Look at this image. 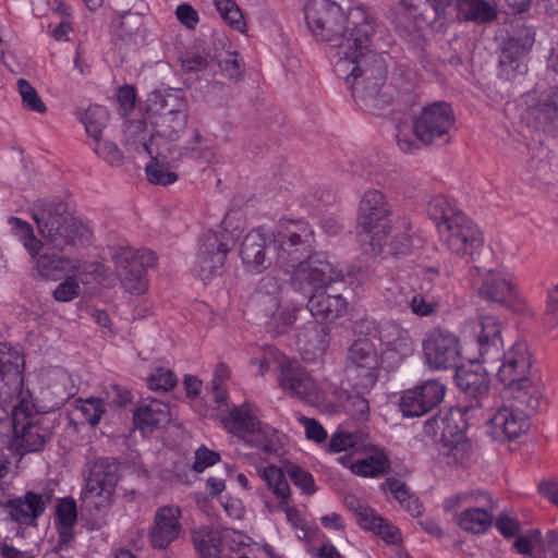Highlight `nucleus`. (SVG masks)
I'll list each match as a JSON object with an SVG mask.
<instances>
[{
    "label": "nucleus",
    "instance_id": "f257e3e1",
    "mask_svg": "<svg viewBox=\"0 0 558 558\" xmlns=\"http://www.w3.org/2000/svg\"><path fill=\"white\" fill-rule=\"evenodd\" d=\"M304 19L312 35L323 41L339 39L328 56L336 75L345 81L355 102L364 110L378 106L380 88L387 80L381 54L371 50L374 23L364 7L345 13L332 0H307Z\"/></svg>",
    "mask_w": 558,
    "mask_h": 558
},
{
    "label": "nucleus",
    "instance_id": "f03ea898",
    "mask_svg": "<svg viewBox=\"0 0 558 558\" xmlns=\"http://www.w3.org/2000/svg\"><path fill=\"white\" fill-rule=\"evenodd\" d=\"M315 233L307 221L290 220L281 223L272 238L262 229L250 231L240 250L244 270L260 274L276 264L284 272L291 275L314 252Z\"/></svg>",
    "mask_w": 558,
    "mask_h": 558
},
{
    "label": "nucleus",
    "instance_id": "7ed1b4c3",
    "mask_svg": "<svg viewBox=\"0 0 558 558\" xmlns=\"http://www.w3.org/2000/svg\"><path fill=\"white\" fill-rule=\"evenodd\" d=\"M407 218L392 219V207L379 190L364 192L356 217L355 232L362 246L378 256L407 255L414 246Z\"/></svg>",
    "mask_w": 558,
    "mask_h": 558
},
{
    "label": "nucleus",
    "instance_id": "20e7f679",
    "mask_svg": "<svg viewBox=\"0 0 558 558\" xmlns=\"http://www.w3.org/2000/svg\"><path fill=\"white\" fill-rule=\"evenodd\" d=\"M344 280L325 252H313L291 275V286L308 298L306 308L318 320H333L347 312L348 302L341 294H328L326 290L335 282Z\"/></svg>",
    "mask_w": 558,
    "mask_h": 558
},
{
    "label": "nucleus",
    "instance_id": "39448f33",
    "mask_svg": "<svg viewBox=\"0 0 558 558\" xmlns=\"http://www.w3.org/2000/svg\"><path fill=\"white\" fill-rule=\"evenodd\" d=\"M428 213L447 248L468 263L474 262L484 245L478 226L456 209L445 196L434 197L428 205Z\"/></svg>",
    "mask_w": 558,
    "mask_h": 558
},
{
    "label": "nucleus",
    "instance_id": "423d86ee",
    "mask_svg": "<svg viewBox=\"0 0 558 558\" xmlns=\"http://www.w3.org/2000/svg\"><path fill=\"white\" fill-rule=\"evenodd\" d=\"M426 363L434 369L454 368V384H488L484 366L477 359L460 362L459 338L444 329L429 330L422 342Z\"/></svg>",
    "mask_w": 558,
    "mask_h": 558
},
{
    "label": "nucleus",
    "instance_id": "0eeeda50",
    "mask_svg": "<svg viewBox=\"0 0 558 558\" xmlns=\"http://www.w3.org/2000/svg\"><path fill=\"white\" fill-rule=\"evenodd\" d=\"M5 387L10 390V400L5 402L12 407L11 449L20 454L41 450L50 432L45 426V417L37 411L32 392L24 386Z\"/></svg>",
    "mask_w": 558,
    "mask_h": 558
},
{
    "label": "nucleus",
    "instance_id": "6e6552de",
    "mask_svg": "<svg viewBox=\"0 0 558 558\" xmlns=\"http://www.w3.org/2000/svg\"><path fill=\"white\" fill-rule=\"evenodd\" d=\"M33 218L47 243L54 250L89 241L92 231L68 209L60 199L38 201L33 208Z\"/></svg>",
    "mask_w": 558,
    "mask_h": 558
},
{
    "label": "nucleus",
    "instance_id": "1a4fd4ad",
    "mask_svg": "<svg viewBox=\"0 0 558 558\" xmlns=\"http://www.w3.org/2000/svg\"><path fill=\"white\" fill-rule=\"evenodd\" d=\"M124 146L138 155L150 157L145 166V174L149 183L167 186L178 181L179 177L174 169L175 160L170 153L159 146L155 147L154 142L147 141V124L141 120H131L124 129Z\"/></svg>",
    "mask_w": 558,
    "mask_h": 558
},
{
    "label": "nucleus",
    "instance_id": "9d476101",
    "mask_svg": "<svg viewBox=\"0 0 558 558\" xmlns=\"http://www.w3.org/2000/svg\"><path fill=\"white\" fill-rule=\"evenodd\" d=\"M464 414L461 408L439 411L424 423V434L440 445V453L449 459L448 464L462 462L472 449L465 437Z\"/></svg>",
    "mask_w": 558,
    "mask_h": 558
},
{
    "label": "nucleus",
    "instance_id": "9b49d317",
    "mask_svg": "<svg viewBox=\"0 0 558 558\" xmlns=\"http://www.w3.org/2000/svg\"><path fill=\"white\" fill-rule=\"evenodd\" d=\"M116 486L117 476L112 465L105 460L96 461L80 497L82 511L97 517L88 523L89 530H99L106 525L105 517L112 505Z\"/></svg>",
    "mask_w": 558,
    "mask_h": 558
},
{
    "label": "nucleus",
    "instance_id": "f8f14e48",
    "mask_svg": "<svg viewBox=\"0 0 558 558\" xmlns=\"http://www.w3.org/2000/svg\"><path fill=\"white\" fill-rule=\"evenodd\" d=\"M110 255L123 289L134 295L144 294L149 286L147 271L157 263L156 254L149 248L121 244L110 247Z\"/></svg>",
    "mask_w": 558,
    "mask_h": 558
},
{
    "label": "nucleus",
    "instance_id": "ddd939ff",
    "mask_svg": "<svg viewBox=\"0 0 558 558\" xmlns=\"http://www.w3.org/2000/svg\"><path fill=\"white\" fill-rule=\"evenodd\" d=\"M221 423L229 433L239 436L247 445L266 454L274 453L278 449V430L260 422L255 414V408L250 403L234 407L221 418Z\"/></svg>",
    "mask_w": 558,
    "mask_h": 558
},
{
    "label": "nucleus",
    "instance_id": "4468645a",
    "mask_svg": "<svg viewBox=\"0 0 558 558\" xmlns=\"http://www.w3.org/2000/svg\"><path fill=\"white\" fill-rule=\"evenodd\" d=\"M226 225L227 218L218 230H208L199 236L194 270L204 282L222 274L227 256L238 239Z\"/></svg>",
    "mask_w": 558,
    "mask_h": 558
},
{
    "label": "nucleus",
    "instance_id": "2eb2a0df",
    "mask_svg": "<svg viewBox=\"0 0 558 558\" xmlns=\"http://www.w3.org/2000/svg\"><path fill=\"white\" fill-rule=\"evenodd\" d=\"M141 121L147 124V141H154V146L167 149L169 153L174 149L171 144L180 137L187 122V116L183 110L170 109L166 100L160 104L149 105L145 119Z\"/></svg>",
    "mask_w": 558,
    "mask_h": 558
},
{
    "label": "nucleus",
    "instance_id": "dca6fc26",
    "mask_svg": "<svg viewBox=\"0 0 558 558\" xmlns=\"http://www.w3.org/2000/svg\"><path fill=\"white\" fill-rule=\"evenodd\" d=\"M456 123L451 105L447 101H434L422 108L413 121V134L423 144L436 141L448 143Z\"/></svg>",
    "mask_w": 558,
    "mask_h": 558
},
{
    "label": "nucleus",
    "instance_id": "f3484780",
    "mask_svg": "<svg viewBox=\"0 0 558 558\" xmlns=\"http://www.w3.org/2000/svg\"><path fill=\"white\" fill-rule=\"evenodd\" d=\"M469 276L481 298L511 308H515L521 303L511 274L492 269L483 274L481 267L472 266L469 269Z\"/></svg>",
    "mask_w": 558,
    "mask_h": 558
},
{
    "label": "nucleus",
    "instance_id": "a211bd4d",
    "mask_svg": "<svg viewBox=\"0 0 558 558\" xmlns=\"http://www.w3.org/2000/svg\"><path fill=\"white\" fill-rule=\"evenodd\" d=\"M248 365L257 375L262 376L271 366L278 367L280 371L279 384H315L300 361L287 357L270 344L259 347L250 357Z\"/></svg>",
    "mask_w": 558,
    "mask_h": 558
},
{
    "label": "nucleus",
    "instance_id": "6ab92c4d",
    "mask_svg": "<svg viewBox=\"0 0 558 558\" xmlns=\"http://www.w3.org/2000/svg\"><path fill=\"white\" fill-rule=\"evenodd\" d=\"M519 109L521 120L529 126L535 130H548L550 125L558 122V87L522 96Z\"/></svg>",
    "mask_w": 558,
    "mask_h": 558
},
{
    "label": "nucleus",
    "instance_id": "aec40b11",
    "mask_svg": "<svg viewBox=\"0 0 558 558\" xmlns=\"http://www.w3.org/2000/svg\"><path fill=\"white\" fill-rule=\"evenodd\" d=\"M535 41V33L525 27L518 35L505 41L499 57V77L514 81L527 72L525 57Z\"/></svg>",
    "mask_w": 558,
    "mask_h": 558
},
{
    "label": "nucleus",
    "instance_id": "412c9836",
    "mask_svg": "<svg viewBox=\"0 0 558 558\" xmlns=\"http://www.w3.org/2000/svg\"><path fill=\"white\" fill-rule=\"evenodd\" d=\"M377 339L384 347L381 353V366L384 368H396L404 357L413 353V341L410 332L396 322H379Z\"/></svg>",
    "mask_w": 558,
    "mask_h": 558
},
{
    "label": "nucleus",
    "instance_id": "4be33fe9",
    "mask_svg": "<svg viewBox=\"0 0 558 558\" xmlns=\"http://www.w3.org/2000/svg\"><path fill=\"white\" fill-rule=\"evenodd\" d=\"M49 499L34 492H26L22 497H11L5 490L0 493V506L8 509L10 518L26 526H36L37 520L46 510Z\"/></svg>",
    "mask_w": 558,
    "mask_h": 558
},
{
    "label": "nucleus",
    "instance_id": "5701e85b",
    "mask_svg": "<svg viewBox=\"0 0 558 558\" xmlns=\"http://www.w3.org/2000/svg\"><path fill=\"white\" fill-rule=\"evenodd\" d=\"M472 330L476 336L478 353L483 362L494 361L499 357L504 350L502 323L493 315H485L478 320L471 323Z\"/></svg>",
    "mask_w": 558,
    "mask_h": 558
},
{
    "label": "nucleus",
    "instance_id": "b1692460",
    "mask_svg": "<svg viewBox=\"0 0 558 558\" xmlns=\"http://www.w3.org/2000/svg\"><path fill=\"white\" fill-rule=\"evenodd\" d=\"M181 509L177 506H163L156 510L148 533L149 543L155 549H166L179 538L182 532Z\"/></svg>",
    "mask_w": 558,
    "mask_h": 558
},
{
    "label": "nucleus",
    "instance_id": "393cba45",
    "mask_svg": "<svg viewBox=\"0 0 558 558\" xmlns=\"http://www.w3.org/2000/svg\"><path fill=\"white\" fill-rule=\"evenodd\" d=\"M348 361L349 367H353L356 376L367 380V384H376L379 368H384L376 347L369 338H359L351 344Z\"/></svg>",
    "mask_w": 558,
    "mask_h": 558
},
{
    "label": "nucleus",
    "instance_id": "a878e982",
    "mask_svg": "<svg viewBox=\"0 0 558 558\" xmlns=\"http://www.w3.org/2000/svg\"><path fill=\"white\" fill-rule=\"evenodd\" d=\"M445 397V386H414L402 392L399 409L403 416H421L438 405Z\"/></svg>",
    "mask_w": 558,
    "mask_h": 558
},
{
    "label": "nucleus",
    "instance_id": "bb28decb",
    "mask_svg": "<svg viewBox=\"0 0 558 558\" xmlns=\"http://www.w3.org/2000/svg\"><path fill=\"white\" fill-rule=\"evenodd\" d=\"M344 502L347 508L356 517L361 527L379 535L387 543L395 544L400 539L398 529L378 517L372 508L357 497L348 496Z\"/></svg>",
    "mask_w": 558,
    "mask_h": 558
},
{
    "label": "nucleus",
    "instance_id": "cd10ccee",
    "mask_svg": "<svg viewBox=\"0 0 558 558\" xmlns=\"http://www.w3.org/2000/svg\"><path fill=\"white\" fill-rule=\"evenodd\" d=\"M494 437L498 440H513L530 428L527 413L504 404L489 421Z\"/></svg>",
    "mask_w": 558,
    "mask_h": 558
},
{
    "label": "nucleus",
    "instance_id": "c85d7f7f",
    "mask_svg": "<svg viewBox=\"0 0 558 558\" xmlns=\"http://www.w3.org/2000/svg\"><path fill=\"white\" fill-rule=\"evenodd\" d=\"M531 356L523 343H515L505 354L504 362L498 369L500 384H524L531 368Z\"/></svg>",
    "mask_w": 558,
    "mask_h": 558
},
{
    "label": "nucleus",
    "instance_id": "c756f323",
    "mask_svg": "<svg viewBox=\"0 0 558 558\" xmlns=\"http://www.w3.org/2000/svg\"><path fill=\"white\" fill-rule=\"evenodd\" d=\"M38 275L45 279L59 280L71 271L77 272L86 262L70 258L56 253L39 254L32 258Z\"/></svg>",
    "mask_w": 558,
    "mask_h": 558
},
{
    "label": "nucleus",
    "instance_id": "7c9ffc66",
    "mask_svg": "<svg viewBox=\"0 0 558 558\" xmlns=\"http://www.w3.org/2000/svg\"><path fill=\"white\" fill-rule=\"evenodd\" d=\"M327 327L317 323H308L303 332L298 335L296 344L306 361L320 357L328 348Z\"/></svg>",
    "mask_w": 558,
    "mask_h": 558
},
{
    "label": "nucleus",
    "instance_id": "2f4dec72",
    "mask_svg": "<svg viewBox=\"0 0 558 558\" xmlns=\"http://www.w3.org/2000/svg\"><path fill=\"white\" fill-rule=\"evenodd\" d=\"M25 360L22 350L0 342V383L24 384Z\"/></svg>",
    "mask_w": 558,
    "mask_h": 558
},
{
    "label": "nucleus",
    "instance_id": "473e14b6",
    "mask_svg": "<svg viewBox=\"0 0 558 558\" xmlns=\"http://www.w3.org/2000/svg\"><path fill=\"white\" fill-rule=\"evenodd\" d=\"M170 420L166 403L156 400L140 407L134 413V424L143 434H149L165 426Z\"/></svg>",
    "mask_w": 558,
    "mask_h": 558
},
{
    "label": "nucleus",
    "instance_id": "72a5a7b5",
    "mask_svg": "<svg viewBox=\"0 0 558 558\" xmlns=\"http://www.w3.org/2000/svg\"><path fill=\"white\" fill-rule=\"evenodd\" d=\"M100 264L85 263L77 272L71 271L64 276L52 292V296L58 302H71L78 298L81 293V283H85L86 275H96L99 272Z\"/></svg>",
    "mask_w": 558,
    "mask_h": 558
},
{
    "label": "nucleus",
    "instance_id": "f704fd0d",
    "mask_svg": "<svg viewBox=\"0 0 558 558\" xmlns=\"http://www.w3.org/2000/svg\"><path fill=\"white\" fill-rule=\"evenodd\" d=\"M536 386H504L500 392L502 401L523 413L535 412L539 407Z\"/></svg>",
    "mask_w": 558,
    "mask_h": 558
},
{
    "label": "nucleus",
    "instance_id": "c9c22d12",
    "mask_svg": "<svg viewBox=\"0 0 558 558\" xmlns=\"http://www.w3.org/2000/svg\"><path fill=\"white\" fill-rule=\"evenodd\" d=\"M459 17L477 24L493 22L497 17V10L486 0H458Z\"/></svg>",
    "mask_w": 558,
    "mask_h": 558
},
{
    "label": "nucleus",
    "instance_id": "e433bc0d",
    "mask_svg": "<svg viewBox=\"0 0 558 558\" xmlns=\"http://www.w3.org/2000/svg\"><path fill=\"white\" fill-rule=\"evenodd\" d=\"M8 225L12 235L23 245L28 255L35 258L43 248V242L36 238L33 226L14 216L8 218Z\"/></svg>",
    "mask_w": 558,
    "mask_h": 558
},
{
    "label": "nucleus",
    "instance_id": "4c0bfd02",
    "mask_svg": "<svg viewBox=\"0 0 558 558\" xmlns=\"http://www.w3.org/2000/svg\"><path fill=\"white\" fill-rule=\"evenodd\" d=\"M302 310L301 306H283L280 308V304L277 308H271V305L265 307L266 316H269L267 322V329L275 336L283 335L296 320L298 313Z\"/></svg>",
    "mask_w": 558,
    "mask_h": 558
},
{
    "label": "nucleus",
    "instance_id": "58836bf2",
    "mask_svg": "<svg viewBox=\"0 0 558 558\" xmlns=\"http://www.w3.org/2000/svg\"><path fill=\"white\" fill-rule=\"evenodd\" d=\"M388 469L389 460L383 451H375L363 459H357L351 465V472L362 477H377Z\"/></svg>",
    "mask_w": 558,
    "mask_h": 558
},
{
    "label": "nucleus",
    "instance_id": "ea45409f",
    "mask_svg": "<svg viewBox=\"0 0 558 558\" xmlns=\"http://www.w3.org/2000/svg\"><path fill=\"white\" fill-rule=\"evenodd\" d=\"M457 524L465 532L484 533L493 523V515L482 508H468L456 519Z\"/></svg>",
    "mask_w": 558,
    "mask_h": 558
},
{
    "label": "nucleus",
    "instance_id": "a19ab883",
    "mask_svg": "<svg viewBox=\"0 0 558 558\" xmlns=\"http://www.w3.org/2000/svg\"><path fill=\"white\" fill-rule=\"evenodd\" d=\"M384 489H387L393 498L413 517L422 513V506L418 499L413 496L407 484L395 478L389 477L384 483Z\"/></svg>",
    "mask_w": 558,
    "mask_h": 558
},
{
    "label": "nucleus",
    "instance_id": "79ce46f5",
    "mask_svg": "<svg viewBox=\"0 0 558 558\" xmlns=\"http://www.w3.org/2000/svg\"><path fill=\"white\" fill-rule=\"evenodd\" d=\"M258 473L277 500L286 504L287 498L291 497V490L283 471L276 465H268L258 470Z\"/></svg>",
    "mask_w": 558,
    "mask_h": 558
},
{
    "label": "nucleus",
    "instance_id": "37998d69",
    "mask_svg": "<svg viewBox=\"0 0 558 558\" xmlns=\"http://www.w3.org/2000/svg\"><path fill=\"white\" fill-rule=\"evenodd\" d=\"M214 5L231 29L241 34L246 33V20L235 0H214Z\"/></svg>",
    "mask_w": 558,
    "mask_h": 558
},
{
    "label": "nucleus",
    "instance_id": "c03bdc74",
    "mask_svg": "<svg viewBox=\"0 0 558 558\" xmlns=\"http://www.w3.org/2000/svg\"><path fill=\"white\" fill-rule=\"evenodd\" d=\"M193 541L201 558H220V537L217 531L199 530L194 534Z\"/></svg>",
    "mask_w": 558,
    "mask_h": 558
},
{
    "label": "nucleus",
    "instance_id": "a18cd8bd",
    "mask_svg": "<svg viewBox=\"0 0 558 558\" xmlns=\"http://www.w3.org/2000/svg\"><path fill=\"white\" fill-rule=\"evenodd\" d=\"M17 92L22 99V106L25 110L44 114L47 112V106L40 98L36 88L25 78L17 80Z\"/></svg>",
    "mask_w": 558,
    "mask_h": 558
},
{
    "label": "nucleus",
    "instance_id": "49530a36",
    "mask_svg": "<svg viewBox=\"0 0 558 558\" xmlns=\"http://www.w3.org/2000/svg\"><path fill=\"white\" fill-rule=\"evenodd\" d=\"M459 400L464 402V405L461 408L464 413L483 407L489 396V386H459Z\"/></svg>",
    "mask_w": 558,
    "mask_h": 558
},
{
    "label": "nucleus",
    "instance_id": "de8ad7c7",
    "mask_svg": "<svg viewBox=\"0 0 558 558\" xmlns=\"http://www.w3.org/2000/svg\"><path fill=\"white\" fill-rule=\"evenodd\" d=\"M281 291L280 282L272 276L262 278L256 291L257 300L266 306L277 308L279 305V293Z\"/></svg>",
    "mask_w": 558,
    "mask_h": 558
},
{
    "label": "nucleus",
    "instance_id": "09e8293b",
    "mask_svg": "<svg viewBox=\"0 0 558 558\" xmlns=\"http://www.w3.org/2000/svg\"><path fill=\"white\" fill-rule=\"evenodd\" d=\"M288 391L312 407L319 408L322 403L328 402L323 398L324 386H288Z\"/></svg>",
    "mask_w": 558,
    "mask_h": 558
},
{
    "label": "nucleus",
    "instance_id": "8fccbe9b",
    "mask_svg": "<svg viewBox=\"0 0 558 558\" xmlns=\"http://www.w3.org/2000/svg\"><path fill=\"white\" fill-rule=\"evenodd\" d=\"M340 409L344 410L351 416L360 417L368 413L369 407L365 398L355 393L353 390L344 389Z\"/></svg>",
    "mask_w": 558,
    "mask_h": 558
},
{
    "label": "nucleus",
    "instance_id": "3c124183",
    "mask_svg": "<svg viewBox=\"0 0 558 558\" xmlns=\"http://www.w3.org/2000/svg\"><path fill=\"white\" fill-rule=\"evenodd\" d=\"M359 442L360 438L357 434L344 429H338L330 437L328 451L333 453L345 451L357 447Z\"/></svg>",
    "mask_w": 558,
    "mask_h": 558
},
{
    "label": "nucleus",
    "instance_id": "603ef678",
    "mask_svg": "<svg viewBox=\"0 0 558 558\" xmlns=\"http://www.w3.org/2000/svg\"><path fill=\"white\" fill-rule=\"evenodd\" d=\"M287 473L291 477L293 484L304 494L313 495L316 492L313 475L298 465L291 464L287 468Z\"/></svg>",
    "mask_w": 558,
    "mask_h": 558
},
{
    "label": "nucleus",
    "instance_id": "864d4df0",
    "mask_svg": "<svg viewBox=\"0 0 558 558\" xmlns=\"http://www.w3.org/2000/svg\"><path fill=\"white\" fill-rule=\"evenodd\" d=\"M77 521V506L73 498L61 499L57 505L56 524L75 525Z\"/></svg>",
    "mask_w": 558,
    "mask_h": 558
},
{
    "label": "nucleus",
    "instance_id": "5fc2aeb1",
    "mask_svg": "<svg viewBox=\"0 0 558 558\" xmlns=\"http://www.w3.org/2000/svg\"><path fill=\"white\" fill-rule=\"evenodd\" d=\"M94 150L97 156L110 165L118 166L122 162L123 156L118 146L112 142L98 140L95 144Z\"/></svg>",
    "mask_w": 558,
    "mask_h": 558
},
{
    "label": "nucleus",
    "instance_id": "6e6d98bb",
    "mask_svg": "<svg viewBox=\"0 0 558 558\" xmlns=\"http://www.w3.org/2000/svg\"><path fill=\"white\" fill-rule=\"evenodd\" d=\"M438 307V303L434 300H428L422 294H415L410 301V308L413 314L420 317H425L434 314Z\"/></svg>",
    "mask_w": 558,
    "mask_h": 558
},
{
    "label": "nucleus",
    "instance_id": "4d7b16f0",
    "mask_svg": "<svg viewBox=\"0 0 558 558\" xmlns=\"http://www.w3.org/2000/svg\"><path fill=\"white\" fill-rule=\"evenodd\" d=\"M220 459L218 452L207 449L206 447H199L195 452V460L193 463V470L197 473L203 472L205 469L214 465Z\"/></svg>",
    "mask_w": 558,
    "mask_h": 558
},
{
    "label": "nucleus",
    "instance_id": "13d9d810",
    "mask_svg": "<svg viewBox=\"0 0 558 558\" xmlns=\"http://www.w3.org/2000/svg\"><path fill=\"white\" fill-rule=\"evenodd\" d=\"M299 422L304 426L307 439L322 442L327 438V432L317 420L300 415Z\"/></svg>",
    "mask_w": 558,
    "mask_h": 558
},
{
    "label": "nucleus",
    "instance_id": "bf43d9fd",
    "mask_svg": "<svg viewBox=\"0 0 558 558\" xmlns=\"http://www.w3.org/2000/svg\"><path fill=\"white\" fill-rule=\"evenodd\" d=\"M208 68V59L197 53H191L182 59V69L185 73H202L205 75Z\"/></svg>",
    "mask_w": 558,
    "mask_h": 558
},
{
    "label": "nucleus",
    "instance_id": "052dcab7",
    "mask_svg": "<svg viewBox=\"0 0 558 558\" xmlns=\"http://www.w3.org/2000/svg\"><path fill=\"white\" fill-rule=\"evenodd\" d=\"M175 16L180 23L189 29H194L199 22L197 11L187 3H182L177 7Z\"/></svg>",
    "mask_w": 558,
    "mask_h": 558
},
{
    "label": "nucleus",
    "instance_id": "680f3d73",
    "mask_svg": "<svg viewBox=\"0 0 558 558\" xmlns=\"http://www.w3.org/2000/svg\"><path fill=\"white\" fill-rule=\"evenodd\" d=\"M328 390L325 389L323 398L328 401L327 403H322L320 409L327 411H337L341 408L344 389L338 386H328Z\"/></svg>",
    "mask_w": 558,
    "mask_h": 558
},
{
    "label": "nucleus",
    "instance_id": "e2e57ef3",
    "mask_svg": "<svg viewBox=\"0 0 558 558\" xmlns=\"http://www.w3.org/2000/svg\"><path fill=\"white\" fill-rule=\"evenodd\" d=\"M219 68L223 76L230 80H239L242 76V64L236 56H229L219 61Z\"/></svg>",
    "mask_w": 558,
    "mask_h": 558
},
{
    "label": "nucleus",
    "instance_id": "0e129e2a",
    "mask_svg": "<svg viewBox=\"0 0 558 558\" xmlns=\"http://www.w3.org/2000/svg\"><path fill=\"white\" fill-rule=\"evenodd\" d=\"M104 411V403L100 400H88L82 408L86 421L93 426L99 423Z\"/></svg>",
    "mask_w": 558,
    "mask_h": 558
},
{
    "label": "nucleus",
    "instance_id": "69168bd1",
    "mask_svg": "<svg viewBox=\"0 0 558 558\" xmlns=\"http://www.w3.org/2000/svg\"><path fill=\"white\" fill-rule=\"evenodd\" d=\"M353 331L357 335H364V338H378L379 323L369 317L361 318L353 325Z\"/></svg>",
    "mask_w": 558,
    "mask_h": 558
},
{
    "label": "nucleus",
    "instance_id": "338daca9",
    "mask_svg": "<svg viewBox=\"0 0 558 558\" xmlns=\"http://www.w3.org/2000/svg\"><path fill=\"white\" fill-rule=\"evenodd\" d=\"M147 384H178L175 374L167 367L157 366L154 367L151 373L148 375Z\"/></svg>",
    "mask_w": 558,
    "mask_h": 558
},
{
    "label": "nucleus",
    "instance_id": "774afa93",
    "mask_svg": "<svg viewBox=\"0 0 558 558\" xmlns=\"http://www.w3.org/2000/svg\"><path fill=\"white\" fill-rule=\"evenodd\" d=\"M57 525V530H58V534H59V537H58V542H57V545H56V549L61 551V550H66L72 542L74 541V525H63V524H56Z\"/></svg>",
    "mask_w": 558,
    "mask_h": 558
}]
</instances>
